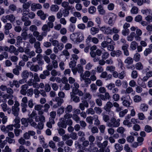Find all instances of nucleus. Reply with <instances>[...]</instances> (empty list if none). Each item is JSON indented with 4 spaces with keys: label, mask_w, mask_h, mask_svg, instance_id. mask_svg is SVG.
<instances>
[{
    "label": "nucleus",
    "mask_w": 152,
    "mask_h": 152,
    "mask_svg": "<svg viewBox=\"0 0 152 152\" xmlns=\"http://www.w3.org/2000/svg\"><path fill=\"white\" fill-rule=\"evenodd\" d=\"M136 69L138 70H141L143 69V66L140 62H138L135 64Z\"/></svg>",
    "instance_id": "nucleus-43"
},
{
    "label": "nucleus",
    "mask_w": 152,
    "mask_h": 152,
    "mask_svg": "<svg viewBox=\"0 0 152 152\" xmlns=\"http://www.w3.org/2000/svg\"><path fill=\"white\" fill-rule=\"evenodd\" d=\"M96 11V7L94 6H91L88 9V12L90 14H93Z\"/></svg>",
    "instance_id": "nucleus-51"
},
{
    "label": "nucleus",
    "mask_w": 152,
    "mask_h": 152,
    "mask_svg": "<svg viewBox=\"0 0 152 152\" xmlns=\"http://www.w3.org/2000/svg\"><path fill=\"white\" fill-rule=\"evenodd\" d=\"M72 7L69 6L67 9H65L63 12V14L64 17L67 16L69 14V10L72 9Z\"/></svg>",
    "instance_id": "nucleus-38"
},
{
    "label": "nucleus",
    "mask_w": 152,
    "mask_h": 152,
    "mask_svg": "<svg viewBox=\"0 0 152 152\" xmlns=\"http://www.w3.org/2000/svg\"><path fill=\"white\" fill-rule=\"evenodd\" d=\"M133 62V59L130 57H127L124 61V63L126 64H127L129 65L132 64Z\"/></svg>",
    "instance_id": "nucleus-39"
},
{
    "label": "nucleus",
    "mask_w": 152,
    "mask_h": 152,
    "mask_svg": "<svg viewBox=\"0 0 152 152\" xmlns=\"http://www.w3.org/2000/svg\"><path fill=\"white\" fill-rule=\"evenodd\" d=\"M10 86L12 88L14 86H15L16 88H19L20 86L18 81L16 80H14L12 82H10Z\"/></svg>",
    "instance_id": "nucleus-33"
},
{
    "label": "nucleus",
    "mask_w": 152,
    "mask_h": 152,
    "mask_svg": "<svg viewBox=\"0 0 152 152\" xmlns=\"http://www.w3.org/2000/svg\"><path fill=\"white\" fill-rule=\"evenodd\" d=\"M84 76L82 74L80 75V77L82 78V79H81V81H82V80H84L86 84L87 85L91 83V79L89 78H85Z\"/></svg>",
    "instance_id": "nucleus-37"
},
{
    "label": "nucleus",
    "mask_w": 152,
    "mask_h": 152,
    "mask_svg": "<svg viewBox=\"0 0 152 152\" xmlns=\"http://www.w3.org/2000/svg\"><path fill=\"white\" fill-rule=\"evenodd\" d=\"M64 112V107L63 106H61L60 108H59L57 111V114L60 116Z\"/></svg>",
    "instance_id": "nucleus-54"
},
{
    "label": "nucleus",
    "mask_w": 152,
    "mask_h": 152,
    "mask_svg": "<svg viewBox=\"0 0 152 152\" xmlns=\"http://www.w3.org/2000/svg\"><path fill=\"white\" fill-rule=\"evenodd\" d=\"M97 9L99 14L104 15L105 14V10L104 9L102 5L101 4L99 5L97 7Z\"/></svg>",
    "instance_id": "nucleus-18"
},
{
    "label": "nucleus",
    "mask_w": 152,
    "mask_h": 152,
    "mask_svg": "<svg viewBox=\"0 0 152 152\" xmlns=\"http://www.w3.org/2000/svg\"><path fill=\"white\" fill-rule=\"evenodd\" d=\"M58 125L59 127L66 128V124L65 123V120H64L63 118H61L58 123Z\"/></svg>",
    "instance_id": "nucleus-16"
},
{
    "label": "nucleus",
    "mask_w": 152,
    "mask_h": 152,
    "mask_svg": "<svg viewBox=\"0 0 152 152\" xmlns=\"http://www.w3.org/2000/svg\"><path fill=\"white\" fill-rule=\"evenodd\" d=\"M148 108V105L145 103H142L140 104V109L141 111L143 112L146 111Z\"/></svg>",
    "instance_id": "nucleus-25"
},
{
    "label": "nucleus",
    "mask_w": 152,
    "mask_h": 152,
    "mask_svg": "<svg viewBox=\"0 0 152 152\" xmlns=\"http://www.w3.org/2000/svg\"><path fill=\"white\" fill-rule=\"evenodd\" d=\"M76 62L75 60L71 61L69 64V66L70 68L72 69V70L73 69H75V66L76 65Z\"/></svg>",
    "instance_id": "nucleus-45"
},
{
    "label": "nucleus",
    "mask_w": 152,
    "mask_h": 152,
    "mask_svg": "<svg viewBox=\"0 0 152 152\" xmlns=\"http://www.w3.org/2000/svg\"><path fill=\"white\" fill-rule=\"evenodd\" d=\"M48 20L49 22H50V23H52L53 24V22L55 21V16L53 15H51L48 17Z\"/></svg>",
    "instance_id": "nucleus-49"
},
{
    "label": "nucleus",
    "mask_w": 152,
    "mask_h": 152,
    "mask_svg": "<svg viewBox=\"0 0 152 152\" xmlns=\"http://www.w3.org/2000/svg\"><path fill=\"white\" fill-rule=\"evenodd\" d=\"M121 54V51L118 50H113L110 53L111 56L113 57L116 56L119 57Z\"/></svg>",
    "instance_id": "nucleus-21"
},
{
    "label": "nucleus",
    "mask_w": 152,
    "mask_h": 152,
    "mask_svg": "<svg viewBox=\"0 0 152 152\" xmlns=\"http://www.w3.org/2000/svg\"><path fill=\"white\" fill-rule=\"evenodd\" d=\"M100 29L105 34H112V29L109 27L102 26L100 28Z\"/></svg>",
    "instance_id": "nucleus-8"
},
{
    "label": "nucleus",
    "mask_w": 152,
    "mask_h": 152,
    "mask_svg": "<svg viewBox=\"0 0 152 152\" xmlns=\"http://www.w3.org/2000/svg\"><path fill=\"white\" fill-rule=\"evenodd\" d=\"M141 12L143 14H150L152 13V11L150 9H147L141 10Z\"/></svg>",
    "instance_id": "nucleus-59"
},
{
    "label": "nucleus",
    "mask_w": 152,
    "mask_h": 152,
    "mask_svg": "<svg viewBox=\"0 0 152 152\" xmlns=\"http://www.w3.org/2000/svg\"><path fill=\"white\" fill-rule=\"evenodd\" d=\"M73 93H74L75 94H78L79 96H82L83 95V92L79 89L77 90H74Z\"/></svg>",
    "instance_id": "nucleus-56"
},
{
    "label": "nucleus",
    "mask_w": 152,
    "mask_h": 152,
    "mask_svg": "<svg viewBox=\"0 0 152 152\" xmlns=\"http://www.w3.org/2000/svg\"><path fill=\"white\" fill-rule=\"evenodd\" d=\"M115 148L117 150L116 151H120L123 150V148L122 145H120L118 143L115 144Z\"/></svg>",
    "instance_id": "nucleus-48"
},
{
    "label": "nucleus",
    "mask_w": 152,
    "mask_h": 152,
    "mask_svg": "<svg viewBox=\"0 0 152 152\" xmlns=\"http://www.w3.org/2000/svg\"><path fill=\"white\" fill-rule=\"evenodd\" d=\"M77 42H80L84 39V35L83 33L78 32H77Z\"/></svg>",
    "instance_id": "nucleus-29"
},
{
    "label": "nucleus",
    "mask_w": 152,
    "mask_h": 152,
    "mask_svg": "<svg viewBox=\"0 0 152 152\" xmlns=\"http://www.w3.org/2000/svg\"><path fill=\"white\" fill-rule=\"evenodd\" d=\"M132 103V102L130 100H123L122 102L123 105L126 107H130L131 106L130 105Z\"/></svg>",
    "instance_id": "nucleus-36"
},
{
    "label": "nucleus",
    "mask_w": 152,
    "mask_h": 152,
    "mask_svg": "<svg viewBox=\"0 0 152 152\" xmlns=\"http://www.w3.org/2000/svg\"><path fill=\"white\" fill-rule=\"evenodd\" d=\"M112 44L115 45V42L113 41L112 39L108 36L107 37L106 41H103L102 42L101 44V46L102 48H105L107 47L109 44H112Z\"/></svg>",
    "instance_id": "nucleus-6"
},
{
    "label": "nucleus",
    "mask_w": 152,
    "mask_h": 152,
    "mask_svg": "<svg viewBox=\"0 0 152 152\" xmlns=\"http://www.w3.org/2000/svg\"><path fill=\"white\" fill-rule=\"evenodd\" d=\"M22 68L20 66L17 65L16 66V68L13 69V73L15 75H18L20 74L19 70H21Z\"/></svg>",
    "instance_id": "nucleus-27"
},
{
    "label": "nucleus",
    "mask_w": 152,
    "mask_h": 152,
    "mask_svg": "<svg viewBox=\"0 0 152 152\" xmlns=\"http://www.w3.org/2000/svg\"><path fill=\"white\" fill-rule=\"evenodd\" d=\"M138 46V43L135 41H132L130 44V48L132 50L136 49Z\"/></svg>",
    "instance_id": "nucleus-32"
},
{
    "label": "nucleus",
    "mask_w": 152,
    "mask_h": 152,
    "mask_svg": "<svg viewBox=\"0 0 152 152\" xmlns=\"http://www.w3.org/2000/svg\"><path fill=\"white\" fill-rule=\"evenodd\" d=\"M51 74L53 76H55L57 75L59 76L60 74L59 72L57 71L56 70L53 69L51 71Z\"/></svg>",
    "instance_id": "nucleus-64"
},
{
    "label": "nucleus",
    "mask_w": 152,
    "mask_h": 152,
    "mask_svg": "<svg viewBox=\"0 0 152 152\" xmlns=\"http://www.w3.org/2000/svg\"><path fill=\"white\" fill-rule=\"evenodd\" d=\"M115 67L113 66H107L106 69V70L107 71H109L111 72H113L115 71Z\"/></svg>",
    "instance_id": "nucleus-44"
},
{
    "label": "nucleus",
    "mask_w": 152,
    "mask_h": 152,
    "mask_svg": "<svg viewBox=\"0 0 152 152\" xmlns=\"http://www.w3.org/2000/svg\"><path fill=\"white\" fill-rule=\"evenodd\" d=\"M123 124L124 125L127 126L129 127L132 126V123L128 120H124L123 122Z\"/></svg>",
    "instance_id": "nucleus-53"
},
{
    "label": "nucleus",
    "mask_w": 152,
    "mask_h": 152,
    "mask_svg": "<svg viewBox=\"0 0 152 152\" xmlns=\"http://www.w3.org/2000/svg\"><path fill=\"white\" fill-rule=\"evenodd\" d=\"M29 75L32 77L33 76V74L31 72H28L26 70H23L21 74V77L23 78H24L26 80L28 78Z\"/></svg>",
    "instance_id": "nucleus-11"
},
{
    "label": "nucleus",
    "mask_w": 152,
    "mask_h": 152,
    "mask_svg": "<svg viewBox=\"0 0 152 152\" xmlns=\"http://www.w3.org/2000/svg\"><path fill=\"white\" fill-rule=\"evenodd\" d=\"M113 106L112 103L110 102H107L105 105L104 107V109L107 112H109L111 108Z\"/></svg>",
    "instance_id": "nucleus-19"
},
{
    "label": "nucleus",
    "mask_w": 152,
    "mask_h": 152,
    "mask_svg": "<svg viewBox=\"0 0 152 152\" xmlns=\"http://www.w3.org/2000/svg\"><path fill=\"white\" fill-rule=\"evenodd\" d=\"M120 120L119 119L116 120L114 118L112 117L111 118L110 121L107 122V125L109 127H118L120 125Z\"/></svg>",
    "instance_id": "nucleus-3"
},
{
    "label": "nucleus",
    "mask_w": 152,
    "mask_h": 152,
    "mask_svg": "<svg viewBox=\"0 0 152 152\" xmlns=\"http://www.w3.org/2000/svg\"><path fill=\"white\" fill-rule=\"evenodd\" d=\"M94 118L95 119L94 121V125H98L100 124V121L98 119V117L97 115H94L93 116Z\"/></svg>",
    "instance_id": "nucleus-55"
},
{
    "label": "nucleus",
    "mask_w": 152,
    "mask_h": 152,
    "mask_svg": "<svg viewBox=\"0 0 152 152\" xmlns=\"http://www.w3.org/2000/svg\"><path fill=\"white\" fill-rule=\"evenodd\" d=\"M22 20L25 22L24 25L26 26H29L31 24V21L28 20V18L25 16H23L22 17Z\"/></svg>",
    "instance_id": "nucleus-23"
},
{
    "label": "nucleus",
    "mask_w": 152,
    "mask_h": 152,
    "mask_svg": "<svg viewBox=\"0 0 152 152\" xmlns=\"http://www.w3.org/2000/svg\"><path fill=\"white\" fill-rule=\"evenodd\" d=\"M26 93L28 96L31 97L33 94V89L32 88H30L27 90Z\"/></svg>",
    "instance_id": "nucleus-58"
},
{
    "label": "nucleus",
    "mask_w": 152,
    "mask_h": 152,
    "mask_svg": "<svg viewBox=\"0 0 152 152\" xmlns=\"http://www.w3.org/2000/svg\"><path fill=\"white\" fill-rule=\"evenodd\" d=\"M30 118H33L35 119V121L38 122L39 121V116H37V114L36 111H33L31 113L29 116Z\"/></svg>",
    "instance_id": "nucleus-17"
},
{
    "label": "nucleus",
    "mask_w": 152,
    "mask_h": 152,
    "mask_svg": "<svg viewBox=\"0 0 152 152\" xmlns=\"http://www.w3.org/2000/svg\"><path fill=\"white\" fill-rule=\"evenodd\" d=\"M28 88L27 84H25L21 86V90L20 91V93L23 95H25L26 94L27 89Z\"/></svg>",
    "instance_id": "nucleus-15"
},
{
    "label": "nucleus",
    "mask_w": 152,
    "mask_h": 152,
    "mask_svg": "<svg viewBox=\"0 0 152 152\" xmlns=\"http://www.w3.org/2000/svg\"><path fill=\"white\" fill-rule=\"evenodd\" d=\"M37 15L40 16L41 19L42 20H45L47 16H48L47 14H45L42 10H38L37 12Z\"/></svg>",
    "instance_id": "nucleus-14"
},
{
    "label": "nucleus",
    "mask_w": 152,
    "mask_h": 152,
    "mask_svg": "<svg viewBox=\"0 0 152 152\" xmlns=\"http://www.w3.org/2000/svg\"><path fill=\"white\" fill-rule=\"evenodd\" d=\"M99 31V29L98 28L92 27L90 29V33L93 35H95L98 33Z\"/></svg>",
    "instance_id": "nucleus-30"
},
{
    "label": "nucleus",
    "mask_w": 152,
    "mask_h": 152,
    "mask_svg": "<svg viewBox=\"0 0 152 152\" xmlns=\"http://www.w3.org/2000/svg\"><path fill=\"white\" fill-rule=\"evenodd\" d=\"M98 39L95 37H92L91 35H89L86 39V42L87 43H89L91 42L94 44H97L99 42Z\"/></svg>",
    "instance_id": "nucleus-10"
},
{
    "label": "nucleus",
    "mask_w": 152,
    "mask_h": 152,
    "mask_svg": "<svg viewBox=\"0 0 152 152\" xmlns=\"http://www.w3.org/2000/svg\"><path fill=\"white\" fill-rule=\"evenodd\" d=\"M129 45L127 44L123 46L122 47V50L124 51V54L125 55L127 56L129 55V53L128 48Z\"/></svg>",
    "instance_id": "nucleus-22"
},
{
    "label": "nucleus",
    "mask_w": 152,
    "mask_h": 152,
    "mask_svg": "<svg viewBox=\"0 0 152 152\" xmlns=\"http://www.w3.org/2000/svg\"><path fill=\"white\" fill-rule=\"evenodd\" d=\"M1 20L4 23H6L7 20L13 23L15 20V17L13 14H10L6 16H3L1 18Z\"/></svg>",
    "instance_id": "nucleus-4"
},
{
    "label": "nucleus",
    "mask_w": 152,
    "mask_h": 152,
    "mask_svg": "<svg viewBox=\"0 0 152 152\" xmlns=\"http://www.w3.org/2000/svg\"><path fill=\"white\" fill-rule=\"evenodd\" d=\"M72 117L73 119L77 123H78L80 121V118L79 116L75 114H73Z\"/></svg>",
    "instance_id": "nucleus-61"
},
{
    "label": "nucleus",
    "mask_w": 152,
    "mask_h": 152,
    "mask_svg": "<svg viewBox=\"0 0 152 152\" xmlns=\"http://www.w3.org/2000/svg\"><path fill=\"white\" fill-rule=\"evenodd\" d=\"M93 66L94 65L92 63L89 62L86 65L85 69L87 70H90L92 69Z\"/></svg>",
    "instance_id": "nucleus-50"
},
{
    "label": "nucleus",
    "mask_w": 152,
    "mask_h": 152,
    "mask_svg": "<svg viewBox=\"0 0 152 152\" xmlns=\"http://www.w3.org/2000/svg\"><path fill=\"white\" fill-rule=\"evenodd\" d=\"M16 50L14 46L11 45L10 46L9 52L11 53H13L15 55H17L18 54V52Z\"/></svg>",
    "instance_id": "nucleus-28"
},
{
    "label": "nucleus",
    "mask_w": 152,
    "mask_h": 152,
    "mask_svg": "<svg viewBox=\"0 0 152 152\" xmlns=\"http://www.w3.org/2000/svg\"><path fill=\"white\" fill-rule=\"evenodd\" d=\"M30 69L31 71L37 72L40 69L42 70V67H40L39 66L37 65H32L31 66Z\"/></svg>",
    "instance_id": "nucleus-26"
},
{
    "label": "nucleus",
    "mask_w": 152,
    "mask_h": 152,
    "mask_svg": "<svg viewBox=\"0 0 152 152\" xmlns=\"http://www.w3.org/2000/svg\"><path fill=\"white\" fill-rule=\"evenodd\" d=\"M141 97L138 95H135L133 97V100L135 102H138L141 101Z\"/></svg>",
    "instance_id": "nucleus-47"
},
{
    "label": "nucleus",
    "mask_w": 152,
    "mask_h": 152,
    "mask_svg": "<svg viewBox=\"0 0 152 152\" xmlns=\"http://www.w3.org/2000/svg\"><path fill=\"white\" fill-rule=\"evenodd\" d=\"M149 14L145 18V19L147 22L151 23L152 22V13Z\"/></svg>",
    "instance_id": "nucleus-60"
},
{
    "label": "nucleus",
    "mask_w": 152,
    "mask_h": 152,
    "mask_svg": "<svg viewBox=\"0 0 152 152\" xmlns=\"http://www.w3.org/2000/svg\"><path fill=\"white\" fill-rule=\"evenodd\" d=\"M54 25L50 22H48L47 24H45L43 25L42 28V30L43 32L42 33V35L46 36L47 32L49 31L51 28L53 27Z\"/></svg>",
    "instance_id": "nucleus-2"
},
{
    "label": "nucleus",
    "mask_w": 152,
    "mask_h": 152,
    "mask_svg": "<svg viewBox=\"0 0 152 152\" xmlns=\"http://www.w3.org/2000/svg\"><path fill=\"white\" fill-rule=\"evenodd\" d=\"M77 32H75L71 34L70 36L71 39L73 41L77 42Z\"/></svg>",
    "instance_id": "nucleus-40"
},
{
    "label": "nucleus",
    "mask_w": 152,
    "mask_h": 152,
    "mask_svg": "<svg viewBox=\"0 0 152 152\" xmlns=\"http://www.w3.org/2000/svg\"><path fill=\"white\" fill-rule=\"evenodd\" d=\"M20 104L17 101H15L14 105L12 107V113L15 116H17L19 111V106Z\"/></svg>",
    "instance_id": "nucleus-5"
},
{
    "label": "nucleus",
    "mask_w": 152,
    "mask_h": 152,
    "mask_svg": "<svg viewBox=\"0 0 152 152\" xmlns=\"http://www.w3.org/2000/svg\"><path fill=\"white\" fill-rule=\"evenodd\" d=\"M42 8L41 4L39 3H33L31 4V10L33 11H35L37 10H40Z\"/></svg>",
    "instance_id": "nucleus-12"
},
{
    "label": "nucleus",
    "mask_w": 152,
    "mask_h": 152,
    "mask_svg": "<svg viewBox=\"0 0 152 152\" xmlns=\"http://www.w3.org/2000/svg\"><path fill=\"white\" fill-rule=\"evenodd\" d=\"M100 77L102 78H106V80H107L111 77V75L109 74L107 75V72H104L102 73Z\"/></svg>",
    "instance_id": "nucleus-34"
},
{
    "label": "nucleus",
    "mask_w": 152,
    "mask_h": 152,
    "mask_svg": "<svg viewBox=\"0 0 152 152\" xmlns=\"http://www.w3.org/2000/svg\"><path fill=\"white\" fill-rule=\"evenodd\" d=\"M29 119H33L32 118H23L21 120V123L25 127H27L28 126V123L30 124Z\"/></svg>",
    "instance_id": "nucleus-20"
},
{
    "label": "nucleus",
    "mask_w": 152,
    "mask_h": 152,
    "mask_svg": "<svg viewBox=\"0 0 152 152\" xmlns=\"http://www.w3.org/2000/svg\"><path fill=\"white\" fill-rule=\"evenodd\" d=\"M55 99V101L57 102V104L53 105V107L54 108H56L58 106H61L64 102L63 99L59 97H56Z\"/></svg>",
    "instance_id": "nucleus-13"
},
{
    "label": "nucleus",
    "mask_w": 152,
    "mask_h": 152,
    "mask_svg": "<svg viewBox=\"0 0 152 152\" xmlns=\"http://www.w3.org/2000/svg\"><path fill=\"white\" fill-rule=\"evenodd\" d=\"M39 121L40 122L37 124L34 122L33 119H29L30 124L31 126H32L36 128H38L39 129H42L43 128L44 123L45 121V117L43 115H40L39 117Z\"/></svg>",
    "instance_id": "nucleus-1"
},
{
    "label": "nucleus",
    "mask_w": 152,
    "mask_h": 152,
    "mask_svg": "<svg viewBox=\"0 0 152 152\" xmlns=\"http://www.w3.org/2000/svg\"><path fill=\"white\" fill-rule=\"evenodd\" d=\"M109 56V53L105 51L102 53V57L103 59L105 60Z\"/></svg>",
    "instance_id": "nucleus-46"
},
{
    "label": "nucleus",
    "mask_w": 152,
    "mask_h": 152,
    "mask_svg": "<svg viewBox=\"0 0 152 152\" xmlns=\"http://www.w3.org/2000/svg\"><path fill=\"white\" fill-rule=\"evenodd\" d=\"M128 112V110L126 109H124V110L120 112L119 113V116L121 117H124Z\"/></svg>",
    "instance_id": "nucleus-62"
},
{
    "label": "nucleus",
    "mask_w": 152,
    "mask_h": 152,
    "mask_svg": "<svg viewBox=\"0 0 152 152\" xmlns=\"http://www.w3.org/2000/svg\"><path fill=\"white\" fill-rule=\"evenodd\" d=\"M135 35V33L134 32H132L130 35L127 37L126 38L127 40L128 41H132Z\"/></svg>",
    "instance_id": "nucleus-35"
},
{
    "label": "nucleus",
    "mask_w": 152,
    "mask_h": 152,
    "mask_svg": "<svg viewBox=\"0 0 152 152\" xmlns=\"http://www.w3.org/2000/svg\"><path fill=\"white\" fill-rule=\"evenodd\" d=\"M83 71V67L80 64H78L77 65V67L75 69H73L72 72L74 75H75L77 72L80 73H81Z\"/></svg>",
    "instance_id": "nucleus-9"
},
{
    "label": "nucleus",
    "mask_w": 152,
    "mask_h": 152,
    "mask_svg": "<svg viewBox=\"0 0 152 152\" xmlns=\"http://www.w3.org/2000/svg\"><path fill=\"white\" fill-rule=\"evenodd\" d=\"M36 58L39 65H42L44 64V61L42 60V55L39 54H38L36 56Z\"/></svg>",
    "instance_id": "nucleus-24"
},
{
    "label": "nucleus",
    "mask_w": 152,
    "mask_h": 152,
    "mask_svg": "<svg viewBox=\"0 0 152 152\" xmlns=\"http://www.w3.org/2000/svg\"><path fill=\"white\" fill-rule=\"evenodd\" d=\"M50 9L51 11L52 12H56L59 9V7L56 4H53L51 6Z\"/></svg>",
    "instance_id": "nucleus-31"
},
{
    "label": "nucleus",
    "mask_w": 152,
    "mask_h": 152,
    "mask_svg": "<svg viewBox=\"0 0 152 152\" xmlns=\"http://www.w3.org/2000/svg\"><path fill=\"white\" fill-rule=\"evenodd\" d=\"M54 121L53 119L50 120V118H49V121L47 123V126L48 128H51L52 127V124H54Z\"/></svg>",
    "instance_id": "nucleus-52"
},
{
    "label": "nucleus",
    "mask_w": 152,
    "mask_h": 152,
    "mask_svg": "<svg viewBox=\"0 0 152 152\" xmlns=\"http://www.w3.org/2000/svg\"><path fill=\"white\" fill-rule=\"evenodd\" d=\"M138 8L134 6L132 7L131 12L133 14H136L138 12Z\"/></svg>",
    "instance_id": "nucleus-57"
},
{
    "label": "nucleus",
    "mask_w": 152,
    "mask_h": 152,
    "mask_svg": "<svg viewBox=\"0 0 152 152\" xmlns=\"http://www.w3.org/2000/svg\"><path fill=\"white\" fill-rule=\"evenodd\" d=\"M72 96H71L70 95L71 98L72 99L73 101L75 102H78L80 101V99L79 97L76 96H75V94L74 93L72 94Z\"/></svg>",
    "instance_id": "nucleus-41"
},
{
    "label": "nucleus",
    "mask_w": 152,
    "mask_h": 152,
    "mask_svg": "<svg viewBox=\"0 0 152 152\" xmlns=\"http://www.w3.org/2000/svg\"><path fill=\"white\" fill-rule=\"evenodd\" d=\"M110 18L108 21V23L110 25L112 26L113 25L117 16L114 13H111L109 14Z\"/></svg>",
    "instance_id": "nucleus-7"
},
{
    "label": "nucleus",
    "mask_w": 152,
    "mask_h": 152,
    "mask_svg": "<svg viewBox=\"0 0 152 152\" xmlns=\"http://www.w3.org/2000/svg\"><path fill=\"white\" fill-rule=\"evenodd\" d=\"M49 145L50 147L52 148L54 151L56 150V148L55 144L54 142L53 141L51 140L49 142Z\"/></svg>",
    "instance_id": "nucleus-63"
},
{
    "label": "nucleus",
    "mask_w": 152,
    "mask_h": 152,
    "mask_svg": "<svg viewBox=\"0 0 152 152\" xmlns=\"http://www.w3.org/2000/svg\"><path fill=\"white\" fill-rule=\"evenodd\" d=\"M79 87V85L77 83L75 82L74 83V87H73L72 89V91L70 93V95H71V96H72V94L73 93V90H78V88Z\"/></svg>",
    "instance_id": "nucleus-42"
}]
</instances>
